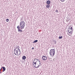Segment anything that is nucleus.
<instances>
[{"label": "nucleus", "instance_id": "12", "mask_svg": "<svg viewBox=\"0 0 75 75\" xmlns=\"http://www.w3.org/2000/svg\"><path fill=\"white\" fill-rule=\"evenodd\" d=\"M38 42V40H36L33 42V43H35V42Z\"/></svg>", "mask_w": 75, "mask_h": 75}, {"label": "nucleus", "instance_id": "26", "mask_svg": "<svg viewBox=\"0 0 75 75\" xmlns=\"http://www.w3.org/2000/svg\"><path fill=\"white\" fill-rule=\"evenodd\" d=\"M34 61H33V65H34Z\"/></svg>", "mask_w": 75, "mask_h": 75}, {"label": "nucleus", "instance_id": "13", "mask_svg": "<svg viewBox=\"0 0 75 75\" xmlns=\"http://www.w3.org/2000/svg\"><path fill=\"white\" fill-rule=\"evenodd\" d=\"M62 36H59V39H62Z\"/></svg>", "mask_w": 75, "mask_h": 75}, {"label": "nucleus", "instance_id": "5", "mask_svg": "<svg viewBox=\"0 0 75 75\" xmlns=\"http://www.w3.org/2000/svg\"><path fill=\"white\" fill-rule=\"evenodd\" d=\"M15 51H18V52H20L19 55H20L21 54V52H20V49L18 48H16L14 50Z\"/></svg>", "mask_w": 75, "mask_h": 75}, {"label": "nucleus", "instance_id": "7", "mask_svg": "<svg viewBox=\"0 0 75 75\" xmlns=\"http://www.w3.org/2000/svg\"><path fill=\"white\" fill-rule=\"evenodd\" d=\"M39 62V65H38V67H36L35 66V68H39L40 67V66H41V63H40V60H38Z\"/></svg>", "mask_w": 75, "mask_h": 75}, {"label": "nucleus", "instance_id": "20", "mask_svg": "<svg viewBox=\"0 0 75 75\" xmlns=\"http://www.w3.org/2000/svg\"><path fill=\"white\" fill-rule=\"evenodd\" d=\"M16 48H20V47H19V46H17L16 47Z\"/></svg>", "mask_w": 75, "mask_h": 75}, {"label": "nucleus", "instance_id": "18", "mask_svg": "<svg viewBox=\"0 0 75 75\" xmlns=\"http://www.w3.org/2000/svg\"><path fill=\"white\" fill-rule=\"evenodd\" d=\"M58 10L56 9V11H55L56 12V13H58Z\"/></svg>", "mask_w": 75, "mask_h": 75}, {"label": "nucleus", "instance_id": "1", "mask_svg": "<svg viewBox=\"0 0 75 75\" xmlns=\"http://www.w3.org/2000/svg\"><path fill=\"white\" fill-rule=\"evenodd\" d=\"M24 21H22L20 22L19 25H18L17 26V28L18 29V31L19 32L20 31L21 33L22 31H23V30H21V29L23 28H24L25 27V24H24Z\"/></svg>", "mask_w": 75, "mask_h": 75}, {"label": "nucleus", "instance_id": "2", "mask_svg": "<svg viewBox=\"0 0 75 75\" xmlns=\"http://www.w3.org/2000/svg\"><path fill=\"white\" fill-rule=\"evenodd\" d=\"M50 54L51 57H54L55 55V49H52L50 50Z\"/></svg>", "mask_w": 75, "mask_h": 75}, {"label": "nucleus", "instance_id": "21", "mask_svg": "<svg viewBox=\"0 0 75 75\" xmlns=\"http://www.w3.org/2000/svg\"><path fill=\"white\" fill-rule=\"evenodd\" d=\"M62 1V2H64V1H65V0H61Z\"/></svg>", "mask_w": 75, "mask_h": 75}, {"label": "nucleus", "instance_id": "19", "mask_svg": "<svg viewBox=\"0 0 75 75\" xmlns=\"http://www.w3.org/2000/svg\"><path fill=\"white\" fill-rule=\"evenodd\" d=\"M38 64H36V66H35V67H38Z\"/></svg>", "mask_w": 75, "mask_h": 75}, {"label": "nucleus", "instance_id": "30", "mask_svg": "<svg viewBox=\"0 0 75 75\" xmlns=\"http://www.w3.org/2000/svg\"><path fill=\"white\" fill-rule=\"evenodd\" d=\"M1 69H2L1 68Z\"/></svg>", "mask_w": 75, "mask_h": 75}, {"label": "nucleus", "instance_id": "6", "mask_svg": "<svg viewBox=\"0 0 75 75\" xmlns=\"http://www.w3.org/2000/svg\"><path fill=\"white\" fill-rule=\"evenodd\" d=\"M18 52H19L16 50H14V54L16 55H20V54H19L18 53Z\"/></svg>", "mask_w": 75, "mask_h": 75}, {"label": "nucleus", "instance_id": "11", "mask_svg": "<svg viewBox=\"0 0 75 75\" xmlns=\"http://www.w3.org/2000/svg\"><path fill=\"white\" fill-rule=\"evenodd\" d=\"M50 4H47V5L46 6V7L47 8H50Z\"/></svg>", "mask_w": 75, "mask_h": 75}, {"label": "nucleus", "instance_id": "10", "mask_svg": "<svg viewBox=\"0 0 75 75\" xmlns=\"http://www.w3.org/2000/svg\"><path fill=\"white\" fill-rule=\"evenodd\" d=\"M22 59H23V60H25V59H26V57L25 56H24L22 57Z\"/></svg>", "mask_w": 75, "mask_h": 75}, {"label": "nucleus", "instance_id": "9", "mask_svg": "<svg viewBox=\"0 0 75 75\" xmlns=\"http://www.w3.org/2000/svg\"><path fill=\"white\" fill-rule=\"evenodd\" d=\"M50 1L49 0H48L46 2V3L47 4H50Z\"/></svg>", "mask_w": 75, "mask_h": 75}, {"label": "nucleus", "instance_id": "23", "mask_svg": "<svg viewBox=\"0 0 75 75\" xmlns=\"http://www.w3.org/2000/svg\"><path fill=\"white\" fill-rule=\"evenodd\" d=\"M34 47H33V48H32V50H34Z\"/></svg>", "mask_w": 75, "mask_h": 75}, {"label": "nucleus", "instance_id": "16", "mask_svg": "<svg viewBox=\"0 0 75 75\" xmlns=\"http://www.w3.org/2000/svg\"><path fill=\"white\" fill-rule=\"evenodd\" d=\"M54 44H57V41H55V42H54Z\"/></svg>", "mask_w": 75, "mask_h": 75}, {"label": "nucleus", "instance_id": "17", "mask_svg": "<svg viewBox=\"0 0 75 75\" xmlns=\"http://www.w3.org/2000/svg\"><path fill=\"white\" fill-rule=\"evenodd\" d=\"M37 61H36V62H35V63H34V64H35V65H37V64H37V63H36V62H37Z\"/></svg>", "mask_w": 75, "mask_h": 75}, {"label": "nucleus", "instance_id": "8", "mask_svg": "<svg viewBox=\"0 0 75 75\" xmlns=\"http://www.w3.org/2000/svg\"><path fill=\"white\" fill-rule=\"evenodd\" d=\"M2 68H3V72H4L6 71V68L4 67H2Z\"/></svg>", "mask_w": 75, "mask_h": 75}, {"label": "nucleus", "instance_id": "28", "mask_svg": "<svg viewBox=\"0 0 75 75\" xmlns=\"http://www.w3.org/2000/svg\"><path fill=\"white\" fill-rule=\"evenodd\" d=\"M1 73V71H0V74Z\"/></svg>", "mask_w": 75, "mask_h": 75}, {"label": "nucleus", "instance_id": "4", "mask_svg": "<svg viewBox=\"0 0 75 75\" xmlns=\"http://www.w3.org/2000/svg\"><path fill=\"white\" fill-rule=\"evenodd\" d=\"M42 60H44V61H45L47 59V57L45 56H43L42 57Z\"/></svg>", "mask_w": 75, "mask_h": 75}, {"label": "nucleus", "instance_id": "14", "mask_svg": "<svg viewBox=\"0 0 75 75\" xmlns=\"http://www.w3.org/2000/svg\"><path fill=\"white\" fill-rule=\"evenodd\" d=\"M6 21V22H8L9 21V19H7Z\"/></svg>", "mask_w": 75, "mask_h": 75}, {"label": "nucleus", "instance_id": "25", "mask_svg": "<svg viewBox=\"0 0 75 75\" xmlns=\"http://www.w3.org/2000/svg\"><path fill=\"white\" fill-rule=\"evenodd\" d=\"M47 58L49 59H50V57H47Z\"/></svg>", "mask_w": 75, "mask_h": 75}, {"label": "nucleus", "instance_id": "29", "mask_svg": "<svg viewBox=\"0 0 75 75\" xmlns=\"http://www.w3.org/2000/svg\"><path fill=\"white\" fill-rule=\"evenodd\" d=\"M1 71V69L0 70V71Z\"/></svg>", "mask_w": 75, "mask_h": 75}, {"label": "nucleus", "instance_id": "27", "mask_svg": "<svg viewBox=\"0 0 75 75\" xmlns=\"http://www.w3.org/2000/svg\"><path fill=\"white\" fill-rule=\"evenodd\" d=\"M36 59L37 61H38V60H39L38 59Z\"/></svg>", "mask_w": 75, "mask_h": 75}, {"label": "nucleus", "instance_id": "22", "mask_svg": "<svg viewBox=\"0 0 75 75\" xmlns=\"http://www.w3.org/2000/svg\"><path fill=\"white\" fill-rule=\"evenodd\" d=\"M36 59H35L34 60V61H35V60H36Z\"/></svg>", "mask_w": 75, "mask_h": 75}, {"label": "nucleus", "instance_id": "24", "mask_svg": "<svg viewBox=\"0 0 75 75\" xmlns=\"http://www.w3.org/2000/svg\"><path fill=\"white\" fill-rule=\"evenodd\" d=\"M55 41H57L54 40H53V42H55Z\"/></svg>", "mask_w": 75, "mask_h": 75}, {"label": "nucleus", "instance_id": "15", "mask_svg": "<svg viewBox=\"0 0 75 75\" xmlns=\"http://www.w3.org/2000/svg\"><path fill=\"white\" fill-rule=\"evenodd\" d=\"M70 29L71 30H74V29L72 27H71L70 28Z\"/></svg>", "mask_w": 75, "mask_h": 75}, {"label": "nucleus", "instance_id": "3", "mask_svg": "<svg viewBox=\"0 0 75 75\" xmlns=\"http://www.w3.org/2000/svg\"><path fill=\"white\" fill-rule=\"evenodd\" d=\"M73 30H72L70 29V28H69L68 29V31L71 34H72V33H73Z\"/></svg>", "mask_w": 75, "mask_h": 75}]
</instances>
